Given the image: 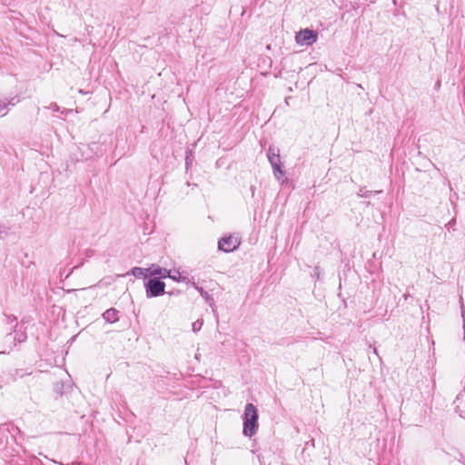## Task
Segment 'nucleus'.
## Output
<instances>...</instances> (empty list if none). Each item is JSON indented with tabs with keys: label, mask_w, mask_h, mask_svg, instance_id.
Instances as JSON below:
<instances>
[{
	"label": "nucleus",
	"mask_w": 465,
	"mask_h": 465,
	"mask_svg": "<svg viewBox=\"0 0 465 465\" xmlns=\"http://www.w3.org/2000/svg\"><path fill=\"white\" fill-rule=\"evenodd\" d=\"M17 340H18V341H19V342H21V341H25V334H21V335H19V337L17 338Z\"/></svg>",
	"instance_id": "2eb2a0df"
},
{
	"label": "nucleus",
	"mask_w": 465,
	"mask_h": 465,
	"mask_svg": "<svg viewBox=\"0 0 465 465\" xmlns=\"http://www.w3.org/2000/svg\"><path fill=\"white\" fill-rule=\"evenodd\" d=\"M240 244L238 238L228 236L222 238L218 242V248L225 252L234 251Z\"/></svg>",
	"instance_id": "20e7f679"
},
{
	"label": "nucleus",
	"mask_w": 465,
	"mask_h": 465,
	"mask_svg": "<svg viewBox=\"0 0 465 465\" xmlns=\"http://www.w3.org/2000/svg\"><path fill=\"white\" fill-rule=\"evenodd\" d=\"M131 274L136 278H147L149 274V268L134 267L131 270Z\"/></svg>",
	"instance_id": "9b49d317"
},
{
	"label": "nucleus",
	"mask_w": 465,
	"mask_h": 465,
	"mask_svg": "<svg viewBox=\"0 0 465 465\" xmlns=\"http://www.w3.org/2000/svg\"><path fill=\"white\" fill-rule=\"evenodd\" d=\"M258 430V411L256 407L248 403L245 406L243 413V430L242 433L246 437H252Z\"/></svg>",
	"instance_id": "f257e3e1"
},
{
	"label": "nucleus",
	"mask_w": 465,
	"mask_h": 465,
	"mask_svg": "<svg viewBox=\"0 0 465 465\" xmlns=\"http://www.w3.org/2000/svg\"><path fill=\"white\" fill-rule=\"evenodd\" d=\"M118 313L119 312L117 310L111 308L103 313V318L105 322L114 323L118 321Z\"/></svg>",
	"instance_id": "6e6552de"
},
{
	"label": "nucleus",
	"mask_w": 465,
	"mask_h": 465,
	"mask_svg": "<svg viewBox=\"0 0 465 465\" xmlns=\"http://www.w3.org/2000/svg\"><path fill=\"white\" fill-rule=\"evenodd\" d=\"M203 325V319H198L196 322H194L193 324H192V330L193 332H198L202 327Z\"/></svg>",
	"instance_id": "ddd939ff"
},
{
	"label": "nucleus",
	"mask_w": 465,
	"mask_h": 465,
	"mask_svg": "<svg viewBox=\"0 0 465 465\" xmlns=\"http://www.w3.org/2000/svg\"><path fill=\"white\" fill-rule=\"evenodd\" d=\"M167 275H168V278L175 281V282H185L187 284H192L193 282H191V280L183 274V272H180L179 269H173V270H169V272H167Z\"/></svg>",
	"instance_id": "39448f33"
},
{
	"label": "nucleus",
	"mask_w": 465,
	"mask_h": 465,
	"mask_svg": "<svg viewBox=\"0 0 465 465\" xmlns=\"http://www.w3.org/2000/svg\"><path fill=\"white\" fill-rule=\"evenodd\" d=\"M252 194H254V189L252 187Z\"/></svg>",
	"instance_id": "6ab92c4d"
},
{
	"label": "nucleus",
	"mask_w": 465,
	"mask_h": 465,
	"mask_svg": "<svg viewBox=\"0 0 465 465\" xmlns=\"http://www.w3.org/2000/svg\"><path fill=\"white\" fill-rule=\"evenodd\" d=\"M169 270L161 268L157 265H153L149 268V274L150 276H158L160 278H166L168 277L167 272Z\"/></svg>",
	"instance_id": "1a4fd4ad"
},
{
	"label": "nucleus",
	"mask_w": 465,
	"mask_h": 465,
	"mask_svg": "<svg viewBox=\"0 0 465 465\" xmlns=\"http://www.w3.org/2000/svg\"><path fill=\"white\" fill-rule=\"evenodd\" d=\"M165 283L157 278L150 279L145 283L146 296L148 298L157 297L164 293Z\"/></svg>",
	"instance_id": "f03ea898"
},
{
	"label": "nucleus",
	"mask_w": 465,
	"mask_h": 465,
	"mask_svg": "<svg viewBox=\"0 0 465 465\" xmlns=\"http://www.w3.org/2000/svg\"><path fill=\"white\" fill-rule=\"evenodd\" d=\"M272 167L273 174H274L275 178L278 181H281V178L284 175V172L281 167V163H278L277 165H272Z\"/></svg>",
	"instance_id": "f8f14e48"
},
{
	"label": "nucleus",
	"mask_w": 465,
	"mask_h": 465,
	"mask_svg": "<svg viewBox=\"0 0 465 465\" xmlns=\"http://www.w3.org/2000/svg\"><path fill=\"white\" fill-rule=\"evenodd\" d=\"M317 39V32L308 28L299 31L295 35V41L300 45H312Z\"/></svg>",
	"instance_id": "7ed1b4c3"
},
{
	"label": "nucleus",
	"mask_w": 465,
	"mask_h": 465,
	"mask_svg": "<svg viewBox=\"0 0 465 465\" xmlns=\"http://www.w3.org/2000/svg\"><path fill=\"white\" fill-rule=\"evenodd\" d=\"M461 310H462V312H461V315H462V317L464 318V317H465V312H464L463 304L461 305Z\"/></svg>",
	"instance_id": "dca6fc26"
},
{
	"label": "nucleus",
	"mask_w": 465,
	"mask_h": 465,
	"mask_svg": "<svg viewBox=\"0 0 465 465\" xmlns=\"http://www.w3.org/2000/svg\"><path fill=\"white\" fill-rule=\"evenodd\" d=\"M19 102L18 98L12 97L10 100L6 101L0 100V116H5L7 114L9 111V106H14Z\"/></svg>",
	"instance_id": "423d86ee"
},
{
	"label": "nucleus",
	"mask_w": 465,
	"mask_h": 465,
	"mask_svg": "<svg viewBox=\"0 0 465 465\" xmlns=\"http://www.w3.org/2000/svg\"><path fill=\"white\" fill-rule=\"evenodd\" d=\"M189 158L188 156L186 157V164L188 165L189 164V162H188Z\"/></svg>",
	"instance_id": "a211bd4d"
},
{
	"label": "nucleus",
	"mask_w": 465,
	"mask_h": 465,
	"mask_svg": "<svg viewBox=\"0 0 465 465\" xmlns=\"http://www.w3.org/2000/svg\"><path fill=\"white\" fill-rule=\"evenodd\" d=\"M267 156L271 165H277L278 163H281L280 153L277 148L270 146Z\"/></svg>",
	"instance_id": "0eeeda50"
},
{
	"label": "nucleus",
	"mask_w": 465,
	"mask_h": 465,
	"mask_svg": "<svg viewBox=\"0 0 465 465\" xmlns=\"http://www.w3.org/2000/svg\"><path fill=\"white\" fill-rule=\"evenodd\" d=\"M455 223V220H451L449 223H448V226H452V223Z\"/></svg>",
	"instance_id": "f3484780"
},
{
	"label": "nucleus",
	"mask_w": 465,
	"mask_h": 465,
	"mask_svg": "<svg viewBox=\"0 0 465 465\" xmlns=\"http://www.w3.org/2000/svg\"><path fill=\"white\" fill-rule=\"evenodd\" d=\"M51 108L54 112H58L59 111V107H58V105L56 104H52Z\"/></svg>",
	"instance_id": "4468645a"
},
{
	"label": "nucleus",
	"mask_w": 465,
	"mask_h": 465,
	"mask_svg": "<svg viewBox=\"0 0 465 465\" xmlns=\"http://www.w3.org/2000/svg\"><path fill=\"white\" fill-rule=\"evenodd\" d=\"M192 285L197 290L200 295L210 304L212 308L214 306V301L213 297L204 291L202 287L198 286L194 282H192ZM214 311V309H213Z\"/></svg>",
	"instance_id": "9d476101"
}]
</instances>
